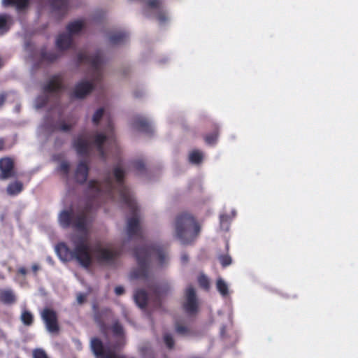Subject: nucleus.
I'll return each mask as SVG.
<instances>
[{"label": "nucleus", "instance_id": "obj_49", "mask_svg": "<svg viewBox=\"0 0 358 358\" xmlns=\"http://www.w3.org/2000/svg\"><path fill=\"white\" fill-rule=\"evenodd\" d=\"M86 301V294L79 293L77 295V301L79 304H83Z\"/></svg>", "mask_w": 358, "mask_h": 358}, {"label": "nucleus", "instance_id": "obj_42", "mask_svg": "<svg viewBox=\"0 0 358 358\" xmlns=\"http://www.w3.org/2000/svg\"><path fill=\"white\" fill-rule=\"evenodd\" d=\"M132 165H133L134 168L140 173H141L145 170V165L143 160H141V159L136 160V161L133 162Z\"/></svg>", "mask_w": 358, "mask_h": 358}, {"label": "nucleus", "instance_id": "obj_1", "mask_svg": "<svg viewBox=\"0 0 358 358\" xmlns=\"http://www.w3.org/2000/svg\"><path fill=\"white\" fill-rule=\"evenodd\" d=\"M113 174L117 183L115 186L110 176L106 177L102 183L96 180H91L88 182V189L94 194V197H99L106 194L110 198L113 196V191L117 189L120 194L121 201L125 205H128L132 210L135 208V200L133 198L129 189L124 183L126 171L119 165L115 166L113 170Z\"/></svg>", "mask_w": 358, "mask_h": 358}, {"label": "nucleus", "instance_id": "obj_47", "mask_svg": "<svg viewBox=\"0 0 358 358\" xmlns=\"http://www.w3.org/2000/svg\"><path fill=\"white\" fill-rule=\"evenodd\" d=\"M72 127L73 126L71 124H66L64 122H61L59 124L58 129L63 131H69Z\"/></svg>", "mask_w": 358, "mask_h": 358}, {"label": "nucleus", "instance_id": "obj_35", "mask_svg": "<svg viewBox=\"0 0 358 358\" xmlns=\"http://www.w3.org/2000/svg\"><path fill=\"white\" fill-rule=\"evenodd\" d=\"M93 310L94 312V319L97 322H102L101 313L107 314L108 313H109L110 311V309H108V308H104V309L101 310V311H99L97 306H96V305L93 306Z\"/></svg>", "mask_w": 358, "mask_h": 358}, {"label": "nucleus", "instance_id": "obj_3", "mask_svg": "<svg viewBox=\"0 0 358 358\" xmlns=\"http://www.w3.org/2000/svg\"><path fill=\"white\" fill-rule=\"evenodd\" d=\"M74 248L71 250L64 243H59L55 250L63 262L76 260L84 268H89L92 262L90 249L85 238L81 236L73 241Z\"/></svg>", "mask_w": 358, "mask_h": 358}, {"label": "nucleus", "instance_id": "obj_9", "mask_svg": "<svg viewBox=\"0 0 358 358\" xmlns=\"http://www.w3.org/2000/svg\"><path fill=\"white\" fill-rule=\"evenodd\" d=\"M41 317L47 331L50 334H58L60 327L57 312L50 308H45L41 313Z\"/></svg>", "mask_w": 358, "mask_h": 358}, {"label": "nucleus", "instance_id": "obj_32", "mask_svg": "<svg viewBox=\"0 0 358 358\" xmlns=\"http://www.w3.org/2000/svg\"><path fill=\"white\" fill-rule=\"evenodd\" d=\"M216 287L218 292L223 296H225L228 294V286L226 282L222 279L219 278L216 282Z\"/></svg>", "mask_w": 358, "mask_h": 358}, {"label": "nucleus", "instance_id": "obj_41", "mask_svg": "<svg viewBox=\"0 0 358 358\" xmlns=\"http://www.w3.org/2000/svg\"><path fill=\"white\" fill-rule=\"evenodd\" d=\"M112 331L114 335L122 336L124 333L123 327L118 322H115L112 326Z\"/></svg>", "mask_w": 358, "mask_h": 358}, {"label": "nucleus", "instance_id": "obj_31", "mask_svg": "<svg viewBox=\"0 0 358 358\" xmlns=\"http://www.w3.org/2000/svg\"><path fill=\"white\" fill-rule=\"evenodd\" d=\"M189 160L191 163L199 164L203 160V153L199 150H193L189 156Z\"/></svg>", "mask_w": 358, "mask_h": 358}, {"label": "nucleus", "instance_id": "obj_14", "mask_svg": "<svg viewBox=\"0 0 358 358\" xmlns=\"http://www.w3.org/2000/svg\"><path fill=\"white\" fill-rule=\"evenodd\" d=\"M64 89V80L61 75L52 76L43 86V91L45 93H59Z\"/></svg>", "mask_w": 358, "mask_h": 358}, {"label": "nucleus", "instance_id": "obj_21", "mask_svg": "<svg viewBox=\"0 0 358 358\" xmlns=\"http://www.w3.org/2000/svg\"><path fill=\"white\" fill-rule=\"evenodd\" d=\"M17 298L11 289H0V301L6 305H10L16 302Z\"/></svg>", "mask_w": 358, "mask_h": 358}, {"label": "nucleus", "instance_id": "obj_25", "mask_svg": "<svg viewBox=\"0 0 358 358\" xmlns=\"http://www.w3.org/2000/svg\"><path fill=\"white\" fill-rule=\"evenodd\" d=\"M30 3V0H2V4L5 7L15 6L19 11L27 8Z\"/></svg>", "mask_w": 358, "mask_h": 358}, {"label": "nucleus", "instance_id": "obj_55", "mask_svg": "<svg viewBox=\"0 0 358 358\" xmlns=\"http://www.w3.org/2000/svg\"><path fill=\"white\" fill-rule=\"evenodd\" d=\"M182 260L185 262H186L188 260V257L187 255H183L182 256Z\"/></svg>", "mask_w": 358, "mask_h": 358}, {"label": "nucleus", "instance_id": "obj_13", "mask_svg": "<svg viewBox=\"0 0 358 358\" xmlns=\"http://www.w3.org/2000/svg\"><path fill=\"white\" fill-rule=\"evenodd\" d=\"M94 88V83L87 80H82L77 83L71 94V98L82 99L90 94Z\"/></svg>", "mask_w": 358, "mask_h": 358}, {"label": "nucleus", "instance_id": "obj_38", "mask_svg": "<svg viewBox=\"0 0 358 358\" xmlns=\"http://www.w3.org/2000/svg\"><path fill=\"white\" fill-rule=\"evenodd\" d=\"M219 260L222 266L224 268L229 266L232 262L231 257L228 255H220L219 257Z\"/></svg>", "mask_w": 358, "mask_h": 358}, {"label": "nucleus", "instance_id": "obj_40", "mask_svg": "<svg viewBox=\"0 0 358 358\" xmlns=\"http://www.w3.org/2000/svg\"><path fill=\"white\" fill-rule=\"evenodd\" d=\"M58 170L67 176L70 170L69 163L66 161L62 162L58 167Z\"/></svg>", "mask_w": 358, "mask_h": 358}, {"label": "nucleus", "instance_id": "obj_34", "mask_svg": "<svg viewBox=\"0 0 358 358\" xmlns=\"http://www.w3.org/2000/svg\"><path fill=\"white\" fill-rule=\"evenodd\" d=\"M175 329L176 333L182 336L189 335L192 333L189 328H188L187 326L180 324L179 322L176 323Z\"/></svg>", "mask_w": 358, "mask_h": 358}, {"label": "nucleus", "instance_id": "obj_4", "mask_svg": "<svg viewBox=\"0 0 358 358\" xmlns=\"http://www.w3.org/2000/svg\"><path fill=\"white\" fill-rule=\"evenodd\" d=\"M176 236L182 244L193 243L201 232V225L196 218L187 212L177 215L175 221Z\"/></svg>", "mask_w": 358, "mask_h": 358}, {"label": "nucleus", "instance_id": "obj_17", "mask_svg": "<svg viewBox=\"0 0 358 358\" xmlns=\"http://www.w3.org/2000/svg\"><path fill=\"white\" fill-rule=\"evenodd\" d=\"M89 166L86 161H80L76 167L75 171V180L79 184H84L88 178L89 175Z\"/></svg>", "mask_w": 358, "mask_h": 358}, {"label": "nucleus", "instance_id": "obj_6", "mask_svg": "<svg viewBox=\"0 0 358 358\" xmlns=\"http://www.w3.org/2000/svg\"><path fill=\"white\" fill-rule=\"evenodd\" d=\"M182 308L189 316H194L199 311V301L196 290L192 285L185 289Z\"/></svg>", "mask_w": 358, "mask_h": 358}, {"label": "nucleus", "instance_id": "obj_50", "mask_svg": "<svg viewBox=\"0 0 358 358\" xmlns=\"http://www.w3.org/2000/svg\"><path fill=\"white\" fill-rule=\"evenodd\" d=\"M115 293L116 294V295L117 296H120V295H122L124 293V289L123 287L122 286H117L115 288Z\"/></svg>", "mask_w": 358, "mask_h": 358}, {"label": "nucleus", "instance_id": "obj_48", "mask_svg": "<svg viewBox=\"0 0 358 358\" xmlns=\"http://www.w3.org/2000/svg\"><path fill=\"white\" fill-rule=\"evenodd\" d=\"M157 19L159 22L163 23L167 20L168 17L165 12L159 10L157 14Z\"/></svg>", "mask_w": 358, "mask_h": 358}, {"label": "nucleus", "instance_id": "obj_12", "mask_svg": "<svg viewBox=\"0 0 358 358\" xmlns=\"http://www.w3.org/2000/svg\"><path fill=\"white\" fill-rule=\"evenodd\" d=\"M16 177L15 163L12 158L5 157L0 159V180Z\"/></svg>", "mask_w": 358, "mask_h": 358}, {"label": "nucleus", "instance_id": "obj_51", "mask_svg": "<svg viewBox=\"0 0 358 358\" xmlns=\"http://www.w3.org/2000/svg\"><path fill=\"white\" fill-rule=\"evenodd\" d=\"M6 99V94L4 93L0 94V108L3 105Z\"/></svg>", "mask_w": 358, "mask_h": 358}, {"label": "nucleus", "instance_id": "obj_22", "mask_svg": "<svg viewBox=\"0 0 358 358\" xmlns=\"http://www.w3.org/2000/svg\"><path fill=\"white\" fill-rule=\"evenodd\" d=\"M73 227L80 231H84L87 229V215L83 212L73 218Z\"/></svg>", "mask_w": 358, "mask_h": 358}, {"label": "nucleus", "instance_id": "obj_20", "mask_svg": "<svg viewBox=\"0 0 358 358\" xmlns=\"http://www.w3.org/2000/svg\"><path fill=\"white\" fill-rule=\"evenodd\" d=\"M73 43L72 36L68 34H61L56 41V45L58 49L64 50L69 49Z\"/></svg>", "mask_w": 358, "mask_h": 358}, {"label": "nucleus", "instance_id": "obj_5", "mask_svg": "<svg viewBox=\"0 0 358 358\" xmlns=\"http://www.w3.org/2000/svg\"><path fill=\"white\" fill-rule=\"evenodd\" d=\"M77 62L80 64H90L92 70L93 75L95 76L96 80L101 79V66L102 64V56L100 51H97L94 55H90L87 52H80L77 55Z\"/></svg>", "mask_w": 358, "mask_h": 358}, {"label": "nucleus", "instance_id": "obj_19", "mask_svg": "<svg viewBox=\"0 0 358 358\" xmlns=\"http://www.w3.org/2000/svg\"><path fill=\"white\" fill-rule=\"evenodd\" d=\"M69 0H50L52 10L63 17L68 11Z\"/></svg>", "mask_w": 358, "mask_h": 358}, {"label": "nucleus", "instance_id": "obj_8", "mask_svg": "<svg viewBox=\"0 0 358 358\" xmlns=\"http://www.w3.org/2000/svg\"><path fill=\"white\" fill-rule=\"evenodd\" d=\"M130 210L132 217L127 220V233L129 238L136 237L138 238H143V229L140 226V221L137 215L138 206L135 201V208L132 210L128 205H126Z\"/></svg>", "mask_w": 358, "mask_h": 358}, {"label": "nucleus", "instance_id": "obj_39", "mask_svg": "<svg viewBox=\"0 0 358 358\" xmlns=\"http://www.w3.org/2000/svg\"><path fill=\"white\" fill-rule=\"evenodd\" d=\"M33 358H49L45 351L42 348H36L32 351Z\"/></svg>", "mask_w": 358, "mask_h": 358}, {"label": "nucleus", "instance_id": "obj_26", "mask_svg": "<svg viewBox=\"0 0 358 358\" xmlns=\"http://www.w3.org/2000/svg\"><path fill=\"white\" fill-rule=\"evenodd\" d=\"M129 37L126 31H117L109 36V41L113 45H119L124 43Z\"/></svg>", "mask_w": 358, "mask_h": 358}, {"label": "nucleus", "instance_id": "obj_45", "mask_svg": "<svg viewBox=\"0 0 358 358\" xmlns=\"http://www.w3.org/2000/svg\"><path fill=\"white\" fill-rule=\"evenodd\" d=\"M199 285L204 288V289H208L209 288V281H208V279L206 276L205 275H201L199 278Z\"/></svg>", "mask_w": 358, "mask_h": 358}, {"label": "nucleus", "instance_id": "obj_36", "mask_svg": "<svg viewBox=\"0 0 358 358\" xmlns=\"http://www.w3.org/2000/svg\"><path fill=\"white\" fill-rule=\"evenodd\" d=\"M103 114L104 109L103 108H100L95 111L92 117V122L95 126H97L99 124Z\"/></svg>", "mask_w": 358, "mask_h": 358}, {"label": "nucleus", "instance_id": "obj_16", "mask_svg": "<svg viewBox=\"0 0 358 358\" xmlns=\"http://www.w3.org/2000/svg\"><path fill=\"white\" fill-rule=\"evenodd\" d=\"M132 125L134 129L139 131L148 134L153 133V128L150 122L148 119L141 115H136L134 117Z\"/></svg>", "mask_w": 358, "mask_h": 358}, {"label": "nucleus", "instance_id": "obj_27", "mask_svg": "<svg viewBox=\"0 0 358 358\" xmlns=\"http://www.w3.org/2000/svg\"><path fill=\"white\" fill-rule=\"evenodd\" d=\"M23 184L20 181H15L10 182L6 188V192L10 196H16L21 193L23 190Z\"/></svg>", "mask_w": 358, "mask_h": 358}, {"label": "nucleus", "instance_id": "obj_30", "mask_svg": "<svg viewBox=\"0 0 358 358\" xmlns=\"http://www.w3.org/2000/svg\"><path fill=\"white\" fill-rule=\"evenodd\" d=\"M41 57L43 61L53 62L59 57V55L55 51L43 50L41 53Z\"/></svg>", "mask_w": 358, "mask_h": 358}, {"label": "nucleus", "instance_id": "obj_2", "mask_svg": "<svg viewBox=\"0 0 358 358\" xmlns=\"http://www.w3.org/2000/svg\"><path fill=\"white\" fill-rule=\"evenodd\" d=\"M134 257L136 259L138 268L131 273L134 279H148L151 259L155 257L159 266H163L168 259L167 247L161 244L144 245L135 248Z\"/></svg>", "mask_w": 358, "mask_h": 358}, {"label": "nucleus", "instance_id": "obj_11", "mask_svg": "<svg viewBox=\"0 0 358 358\" xmlns=\"http://www.w3.org/2000/svg\"><path fill=\"white\" fill-rule=\"evenodd\" d=\"M96 258L101 263L111 264L120 255L121 250L119 249L109 250L99 247L95 250Z\"/></svg>", "mask_w": 358, "mask_h": 358}, {"label": "nucleus", "instance_id": "obj_54", "mask_svg": "<svg viewBox=\"0 0 358 358\" xmlns=\"http://www.w3.org/2000/svg\"><path fill=\"white\" fill-rule=\"evenodd\" d=\"M39 268V266L37 264H33L31 266V269L34 273H36Z\"/></svg>", "mask_w": 358, "mask_h": 358}, {"label": "nucleus", "instance_id": "obj_44", "mask_svg": "<svg viewBox=\"0 0 358 358\" xmlns=\"http://www.w3.org/2000/svg\"><path fill=\"white\" fill-rule=\"evenodd\" d=\"M48 102V97L47 96H40L36 99L37 108H43L46 106Z\"/></svg>", "mask_w": 358, "mask_h": 358}, {"label": "nucleus", "instance_id": "obj_53", "mask_svg": "<svg viewBox=\"0 0 358 358\" xmlns=\"http://www.w3.org/2000/svg\"><path fill=\"white\" fill-rule=\"evenodd\" d=\"M17 273L19 274L22 275H25L27 273V271L26 268L20 267V268H18Z\"/></svg>", "mask_w": 358, "mask_h": 358}, {"label": "nucleus", "instance_id": "obj_56", "mask_svg": "<svg viewBox=\"0 0 358 358\" xmlns=\"http://www.w3.org/2000/svg\"><path fill=\"white\" fill-rule=\"evenodd\" d=\"M56 127L55 126L52 127V129H51V131H54Z\"/></svg>", "mask_w": 358, "mask_h": 358}, {"label": "nucleus", "instance_id": "obj_33", "mask_svg": "<svg viewBox=\"0 0 358 358\" xmlns=\"http://www.w3.org/2000/svg\"><path fill=\"white\" fill-rule=\"evenodd\" d=\"M21 320L24 325L30 326L33 324L34 317L29 311L24 310L21 315Z\"/></svg>", "mask_w": 358, "mask_h": 358}, {"label": "nucleus", "instance_id": "obj_15", "mask_svg": "<svg viewBox=\"0 0 358 358\" xmlns=\"http://www.w3.org/2000/svg\"><path fill=\"white\" fill-rule=\"evenodd\" d=\"M148 288L156 297L159 306L161 304V298L167 295L171 289L168 282H163L158 285H148Z\"/></svg>", "mask_w": 358, "mask_h": 358}, {"label": "nucleus", "instance_id": "obj_10", "mask_svg": "<svg viewBox=\"0 0 358 358\" xmlns=\"http://www.w3.org/2000/svg\"><path fill=\"white\" fill-rule=\"evenodd\" d=\"M73 148L80 157H89L91 151V143L85 133L79 134L73 141Z\"/></svg>", "mask_w": 358, "mask_h": 358}, {"label": "nucleus", "instance_id": "obj_46", "mask_svg": "<svg viewBox=\"0 0 358 358\" xmlns=\"http://www.w3.org/2000/svg\"><path fill=\"white\" fill-rule=\"evenodd\" d=\"M162 2L160 0H148L147 5L148 7L152 8H159Z\"/></svg>", "mask_w": 358, "mask_h": 358}, {"label": "nucleus", "instance_id": "obj_29", "mask_svg": "<svg viewBox=\"0 0 358 358\" xmlns=\"http://www.w3.org/2000/svg\"><path fill=\"white\" fill-rule=\"evenodd\" d=\"M83 26L84 24L81 20H76L69 23L66 27V29L69 32L68 34L71 36L72 34L79 33L83 29Z\"/></svg>", "mask_w": 358, "mask_h": 358}, {"label": "nucleus", "instance_id": "obj_23", "mask_svg": "<svg viewBox=\"0 0 358 358\" xmlns=\"http://www.w3.org/2000/svg\"><path fill=\"white\" fill-rule=\"evenodd\" d=\"M134 301L141 308H145L148 304V296L147 292L143 289H137L134 295Z\"/></svg>", "mask_w": 358, "mask_h": 358}, {"label": "nucleus", "instance_id": "obj_7", "mask_svg": "<svg viewBox=\"0 0 358 358\" xmlns=\"http://www.w3.org/2000/svg\"><path fill=\"white\" fill-rule=\"evenodd\" d=\"M90 348L96 358H126L124 355H117L113 350L105 348L101 340L96 337L91 339Z\"/></svg>", "mask_w": 358, "mask_h": 358}, {"label": "nucleus", "instance_id": "obj_18", "mask_svg": "<svg viewBox=\"0 0 358 358\" xmlns=\"http://www.w3.org/2000/svg\"><path fill=\"white\" fill-rule=\"evenodd\" d=\"M106 135L102 133L96 134L94 136V144L96 147V150L99 152V157L104 162H106L107 159V155L103 148L104 143L106 141Z\"/></svg>", "mask_w": 358, "mask_h": 358}, {"label": "nucleus", "instance_id": "obj_24", "mask_svg": "<svg viewBox=\"0 0 358 358\" xmlns=\"http://www.w3.org/2000/svg\"><path fill=\"white\" fill-rule=\"evenodd\" d=\"M73 213L72 210H65L60 213L59 220L63 228H69L73 222Z\"/></svg>", "mask_w": 358, "mask_h": 358}, {"label": "nucleus", "instance_id": "obj_43", "mask_svg": "<svg viewBox=\"0 0 358 358\" xmlns=\"http://www.w3.org/2000/svg\"><path fill=\"white\" fill-rule=\"evenodd\" d=\"M164 341L169 349H172L174 347L175 342L171 334H166L164 336Z\"/></svg>", "mask_w": 358, "mask_h": 358}, {"label": "nucleus", "instance_id": "obj_28", "mask_svg": "<svg viewBox=\"0 0 358 358\" xmlns=\"http://www.w3.org/2000/svg\"><path fill=\"white\" fill-rule=\"evenodd\" d=\"M219 136V127L215 124L213 126V130L210 133L204 136L206 143L208 145H214L216 143Z\"/></svg>", "mask_w": 358, "mask_h": 358}, {"label": "nucleus", "instance_id": "obj_37", "mask_svg": "<svg viewBox=\"0 0 358 358\" xmlns=\"http://www.w3.org/2000/svg\"><path fill=\"white\" fill-rule=\"evenodd\" d=\"M10 18V16L7 15H0V30L7 31L8 30V27L7 25L8 20Z\"/></svg>", "mask_w": 358, "mask_h": 358}, {"label": "nucleus", "instance_id": "obj_52", "mask_svg": "<svg viewBox=\"0 0 358 358\" xmlns=\"http://www.w3.org/2000/svg\"><path fill=\"white\" fill-rule=\"evenodd\" d=\"M6 148V140L3 138H0V151Z\"/></svg>", "mask_w": 358, "mask_h": 358}]
</instances>
